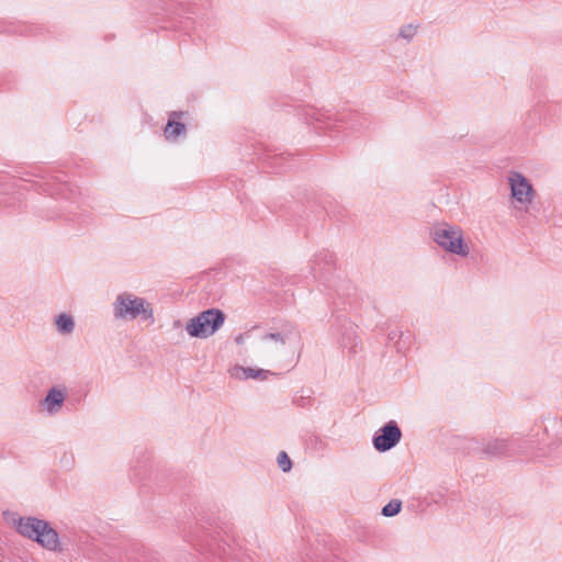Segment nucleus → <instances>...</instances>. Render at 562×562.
Masks as SVG:
<instances>
[{
  "label": "nucleus",
  "mask_w": 562,
  "mask_h": 562,
  "mask_svg": "<svg viewBox=\"0 0 562 562\" xmlns=\"http://www.w3.org/2000/svg\"><path fill=\"white\" fill-rule=\"evenodd\" d=\"M519 448L520 442L516 438H484L477 449L486 458H509Z\"/></svg>",
  "instance_id": "obj_6"
},
{
  "label": "nucleus",
  "mask_w": 562,
  "mask_h": 562,
  "mask_svg": "<svg viewBox=\"0 0 562 562\" xmlns=\"http://www.w3.org/2000/svg\"><path fill=\"white\" fill-rule=\"evenodd\" d=\"M269 374H272L269 370L265 369H252V368H244V367H235L232 370V376L237 379H258L265 380Z\"/></svg>",
  "instance_id": "obj_12"
},
{
  "label": "nucleus",
  "mask_w": 562,
  "mask_h": 562,
  "mask_svg": "<svg viewBox=\"0 0 562 562\" xmlns=\"http://www.w3.org/2000/svg\"><path fill=\"white\" fill-rule=\"evenodd\" d=\"M512 196L520 203H530L533 194V188L528 179L521 173L515 171L509 177Z\"/></svg>",
  "instance_id": "obj_8"
},
{
  "label": "nucleus",
  "mask_w": 562,
  "mask_h": 562,
  "mask_svg": "<svg viewBox=\"0 0 562 562\" xmlns=\"http://www.w3.org/2000/svg\"><path fill=\"white\" fill-rule=\"evenodd\" d=\"M416 34V27L413 24H407L401 27L400 36L407 41H411Z\"/></svg>",
  "instance_id": "obj_18"
},
{
  "label": "nucleus",
  "mask_w": 562,
  "mask_h": 562,
  "mask_svg": "<svg viewBox=\"0 0 562 562\" xmlns=\"http://www.w3.org/2000/svg\"><path fill=\"white\" fill-rule=\"evenodd\" d=\"M278 465L282 469V471L288 472L291 470L292 462L286 452L281 451L278 456Z\"/></svg>",
  "instance_id": "obj_17"
},
{
  "label": "nucleus",
  "mask_w": 562,
  "mask_h": 562,
  "mask_svg": "<svg viewBox=\"0 0 562 562\" xmlns=\"http://www.w3.org/2000/svg\"><path fill=\"white\" fill-rule=\"evenodd\" d=\"M401 439V428L395 420H390L375 431L372 443L376 451L386 452L394 448Z\"/></svg>",
  "instance_id": "obj_7"
},
{
  "label": "nucleus",
  "mask_w": 562,
  "mask_h": 562,
  "mask_svg": "<svg viewBox=\"0 0 562 562\" xmlns=\"http://www.w3.org/2000/svg\"><path fill=\"white\" fill-rule=\"evenodd\" d=\"M249 337V333H241L235 337V342L237 345H243L246 340V338Z\"/></svg>",
  "instance_id": "obj_19"
},
{
  "label": "nucleus",
  "mask_w": 562,
  "mask_h": 562,
  "mask_svg": "<svg viewBox=\"0 0 562 562\" xmlns=\"http://www.w3.org/2000/svg\"><path fill=\"white\" fill-rule=\"evenodd\" d=\"M430 236L439 247L450 254L467 257L470 252L463 239V232L457 225L437 223L431 227Z\"/></svg>",
  "instance_id": "obj_2"
},
{
  "label": "nucleus",
  "mask_w": 562,
  "mask_h": 562,
  "mask_svg": "<svg viewBox=\"0 0 562 562\" xmlns=\"http://www.w3.org/2000/svg\"><path fill=\"white\" fill-rule=\"evenodd\" d=\"M15 522L16 530L21 536L37 542L49 551L61 549L58 532L48 521L36 517H20Z\"/></svg>",
  "instance_id": "obj_1"
},
{
  "label": "nucleus",
  "mask_w": 562,
  "mask_h": 562,
  "mask_svg": "<svg viewBox=\"0 0 562 562\" xmlns=\"http://www.w3.org/2000/svg\"><path fill=\"white\" fill-rule=\"evenodd\" d=\"M296 337H299L296 327L292 323L284 322L278 330L261 336V341L263 342L261 353L265 357H272Z\"/></svg>",
  "instance_id": "obj_5"
},
{
  "label": "nucleus",
  "mask_w": 562,
  "mask_h": 562,
  "mask_svg": "<svg viewBox=\"0 0 562 562\" xmlns=\"http://www.w3.org/2000/svg\"><path fill=\"white\" fill-rule=\"evenodd\" d=\"M225 318L223 311L209 308L190 318L186 325V330L191 337L209 338L223 326Z\"/></svg>",
  "instance_id": "obj_4"
},
{
  "label": "nucleus",
  "mask_w": 562,
  "mask_h": 562,
  "mask_svg": "<svg viewBox=\"0 0 562 562\" xmlns=\"http://www.w3.org/2000/svg\"><path fill=\"white\" fill-rule=\"evenodd\" d=\"M316 562H318V561H316Z\"/></svg>",
  "instance_id": "obj_21"
},
{
  "label": "nucleus",
  "mask_w": 562,
  "mask_h": 562,
  "mask_svg": "<svg viewBox=\"0 0 562 562\" xmlns=\"http://www.w3.org/2000/svg\"><path fill=\"white\" fill-rule=\"evenodd\" d=\"M401 335H402V333H400V334H398L397 331H391V333L389 334V339L393 340V339H395L397 336H401Z\"/></svg>",
  "instance_id": "obj_20"
},
{
  "label": "nucleus",
  "mask_w": 562,
  "mask_h": 562,
  "mask_svg": "<svg viewBox=\"0 0 562 562\" xmlns=\"http://www.w3.org/2000/svg\"><path fill=\"white\" fill-rule=\"evenodd\" d=\"M55 325L57 330L63 335L71 334L75 329L74 318L66 313H61L55 318Z\"/></svg>",
  "instance_id": "obj_14"
},
{
  "label": "nucleus",
  "mask_w": 562,
  "mask_h": 562,
  "mask_svg": "<svg viewBox=\"0 0 562 562\" xmlns=\"http://www.w3.org/2000/svg\"><path fill=\"white\" fill-rule=\"evenodd\" d=\"M334 267V255L324 250L316 255L314 265L312 267L314 277L316 279H323L326 274H329Z\"/></svg>",
  "instance_id": "obj_10"
},
{
  "label": "nucleus",
  "mask_w": 562,
  "mask_h": 562,
  "mask_svg": "<svg viewBox=\"0 0 562 562\" xmlns=\"http://www.w3.org/2000/svg\"><path fill=\"white\" fill-rule=\"evenodd\" d=\"M66 397L67 389L65 386H53L41 401V406L50 415L57 414L61 409Z\"/></svg>",
  "instance_id": "obj_9"
},
{
  "label": "nucleus",
  "mask_w": 562,
  "mask_h": 562,
  "mask_svg": "<svg viewBox=\"0 0 562 562\" xmlns=\"http://www.w3.org/2000/svg\"><path fill=\"white\" fill-rule=\"evenodd\" d=\"M186 133V125L181 122L169 121L165 128L166 138H175Z\"/></svg>",
  "instance_id": "obj_15"
},
{
  "label": "nucleus",
  "mask_w": 562,
  "mask_h": 562,
  "mask_svg": "<svg viewBox=\"0 0 562 562\" xmlns=\"http://www.w3.org/2000/svg\"><path fill=\"white\" fill-rule=\"evenodd\" d=\"M402 502L400 499H392L382 507L381 514L385 517H393L401 512Z\"/></svg>",
  "instance_id": "obj_16"
},
{
  "label": "nucleus",
  "mask_w": 562,
  "mask_h": 562,
  "mask_svg": "<svg viewBox=\"0 0 562 562\" xmlns=\"http://www.w3.org/2000/svg\"><path fill=\"white\" fill-rule=\"evenodd\" d=\"M340 329H341L340 345L344 348H348L350 353H352V355L357 353L359 339L356 334L355 325L350 322L344 321V323L340 324Z\"/></svg>",
  "instance_id": "obj_11"
},
{
  "label": "nucleus",
  "mask_w": 562,
  "mask_h": 562,
  "mask_svg": "<svg viewBox=\"0 0 562 562\" xmlns=\"http://www.w3.org/2000/svg\"><path fill=\"white\" fill-rule=\"evenodd\" d=\"M113 313L116 319H143L154 321V311L150 303L143 297L135 296L128 292L119 294L113 303Z\"/></svg>",
  "instance_id": "obj_3"
},
{
  "label": "nucleus",
  "mask_w": 562,
  "mask_h": 562,
  "mask_svg": "<svg viewBox=\"0 0 562 562\" xmlns=\"http://www.w3.org/2000/svg\"><path fill=\"white\" fill-rule=\"evenodd\" d=\"M304 121L307 124L314 123H328L331 120V114L327 110H321L316 108H307L304 110Z\"/></svg>",
  "instance_id": "obj_13"
}]
</instances>
